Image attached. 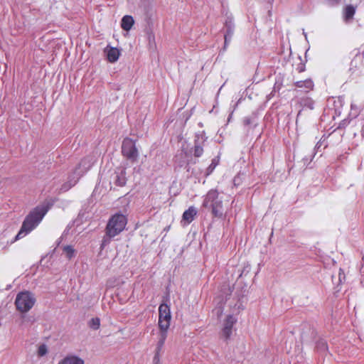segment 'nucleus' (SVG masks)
I'll return each instance as SVG.
<instances>
[{
  "label": "nucleus",
  "instance_id": "nucleus-1",
  "mask_svg": "<svg viewBox=\"0 0 364 364\" xmlns=\"http://www.w3.org/2000/svg\"><path fill=\"white\" fill-rule=\"evenodd\" d=\"M48 205L45 204L37 205L36 207L33 208L29 212V213L26 216L24 220L23 221L20 230L15 236L14 240L11 242V243H13L15 241L21 238H23L26 235L30 233L33 230H34L42 221L43 218L48 213Z\"/></svg>",
  "mask_w": 364,
  "mask_h": 364
},
{
  "label": "nucleus",
  "instance_id": "nucleus-2",
  "mask_svg": "<svg viewBox=\"0 0 364 364\" xmlns=\"http://www.w3.org/2000/svg\"><path fill=\"white\" fill-rule=\"evenodd\" d=\"M202 205L211 209V213L215 217L221 218L223 215V200L219 198V193L216 189H211L207 193Z\"/></svg>",
  "mask_w": 364,
  "mask_h": 364
},
{
  "label": "nucleus",
  "instance_id": "nucleus-3",
  "mask_svg": "<svg viewBox=\"0 0 364 364\" xmlns=\"http://www.w3.org/2000/svg\"><path fill=\"white\" fill-rule=\"evenodd\" d=\"M94 164V160L90 156L85 157L81 160L77 166L74 170L73 173L69 176L67 185H64L63 188L68 190V188L74 186L79 178L86 173Z\"/></svg>",
  "mask_w": 364,
  "mask_h": 364
},
{
  "label": "nucleus",
  "instance_id": "nucleus-4",
  "mask_svg": "<svg viewBox=\"0 0 364 364\" xmlns=\"http://www.w3.org/2000/svg\"><path fill=\"white\" fill-rule=\"evenodd\" d=\"M36 301L34 294L29 291H20L15 299V305L21 312L26 313L33 308Z\"/></svg>",
  "mask_w": 364,
  "mask_h": 364
},
{
  "label": "nucleus",
  "instance_id": "nucleus-5",
  "mask_svg": "<svg viewBox=\"0 0 364 364\" xmlns=\"http://www.w3.org/2000/svg\"><path fill=\"white\" fill-rule=\"evenodd\" d=\"M127 223L125 215L122 213H116L109 220L106 230H108V234L111 236H116L124 230Z\"/></svg>",
  "mask_w": 364,
  "mask_h": 364
},
{
  "label": "nucleus",
  "instance_id": "nucleus-6",
  "mask_svg": "<svg viewBox=\"0 0 364 364\" xmlns=\"http://www.w3.org/2000/svg\"><path fill=\"white\" fill-rule=\"evenodd\" d=\"M122 153L127 159L132 162L136 161L139 157V152L135 141L130 138H125L122 141Z\"/></svg>",
  "mask_w": 364,
  "mask_h": 364
},
{
  "label": "nucleus",
  "instance_id": "nucleus-7",
  "mask_svg": "<svg viewBox=\"0 0 364 364\" xmlns=\"http://www.w3.org/2000/svg\"><path fill=\"white\" fill-rule=\"evenodd\" d=\"M208 136L204 131L198 132L195 134L194 146L191 149V151L195 157H200L204 152L203 146L207 141Z\"/></svg>",
  "mask_w": 364,
  "mask_h": 364
},
{
  "label": "nucleus",
  "instance_id": "nucleus-8",
  "mask_svg": "<svg viewBox=\"0 0 364 364\" xmlns=\"http://www.w3.org/2000/svg\"><path fill=\"white\" fill-rule=\"evenodd\" d=\"M171 319V309L166 303H162L159 307V326L169 328Z\"/></svg>",
  "mask_w": 364,
  "mask_h": 364
},
{
  "label": "nucleus",
  "instance_id": "nucleus-9",
  "mask_svg": "<svg viewBox=\"0 0 364 364\" xmlns=\"http://www.w3.org/2000/svg\"><path fill=\"white\" fill-rule=\"evenodd\" d=\"M237 318L232 314L228 315L225 319L224 320L222 332L223 336L226 340L229 339L230 336L232 335V328L234 325L237 323Z\"/></svg>",
  "mask_w": 364,
  "mask_h": 364
},
{
  "label": "nucleus",
  "instance_id": "nucleus-10",
  "mask_svg": "<svg viewBox=\"0 0 364 364\" xmlns=\"http://www.w3.org/2000/svg\"><path fill=\"white\" fill-rule=\"evenodd\" d=\"M85 361L83 359L80 358L78 355L74 354H70L63 358L58 362V364H84Z\"/></svg>",
  "mask_w": 364,
  "mask_h": 364
},
{
  "label": "nucleus",
  "instance_id": "nucleus-11",
  "mask_svg": "<svg viewBox=\"0 0 364 364\" xmlns=\"http://www.w3.org/2000/svg\"><path fill=\"white\" fill-rule=\"evenodd\" d=\"M224 25L226 28V31L224 36L232 38L235 32V23L231 15L227 16Z\"/></svg>",
  "mask_w": 364,
  "mask_h": 364
},
{
  "label": "nucleus",
  "instance_id": "nucleus-12",
  "mask_svg": "<svg viewBox=\"0 0 364 364\" xmlns=\"http://www.w3.org/2000/svg\"><path fill=\"white\" fill-rule=\"evenodd\" d=\"M196 214V209L193 206H191L183 212L182 218L186 223L190 224L194 220Z\"/></svg>",
  "mask_w": 364,
  "mask_h": 364
},
{
  "label": "nucleus",
  "instance_id": "nucleus-13",
  "mask_svg": "<svg viewBox=\"0 0 364 364\" xmlns=\"http://www.w3.org/2000/svg\"><path fill=\"white\" fill-rule=\"evenodd\" d=\"M134 23V18L130 15H125L121 21V27L124 31H129Z\"/></svg>",
  "mask_w": 364,
  "mask_h": 364
},
{
  "label": "nucleus",
  "instance_id": "nucleus-14",
  "mask_svg": "<svg viewBox=\"0 0 364 364\" xmlns=\"http://www.w3.org/2000/svg\"><path fill=\"white\" fill-rule=\"evenodd\" d=\"M120 55V52L118 48L114 47H110L107 51V58L109 62L114 63L117 61Z\"/></svg>",
  "mask_w": 364,
  "mask_h": 364
},
{
  "label": "nucleus",
  "instance_id": "nucleus-15",
  "mask_svg": "<svg viewBox=\"0 0 364 364\" xmlns=\"http://www.w3.org/2000/svg\"><path fill=\"white\" fill-rule=\"evenodd\" d=\"M127 183L126 172L124 170H120L119 172L115 173L114 183L120 187L125 186Z\"/></svg>",
  "mask_w": 364,
  "mask_h": 364
},
{
  "label": "nucleus",
  "instance_id": "nucleus-16",
  "mask_svg": "<svg viewBox=\"0 0 364 364\" xmlns=\"http://www.w3.org/2000/svg\"><path fill=\"white\" fill-rule=\"evenodd\" d=\"M316 336V333L314 329H311V328H308V332L302 331L301 333V339L302 341V343H308L311 342Z\"/></svg>",
  "mask_w": 364,
  "mask_h": 364
},
{
  "label": "nucleus",
  "instance_id": "nucleus-17",
  "mask_svg": "<svg viewBox=\"0 0 364 364\" xmlns=\"http://www.w3.org/2000/svg\"><path fill=\"white\" fill-rule=\"evenodd\" d=\"M295 86L299 88H305L307 90H311L314 87V82L310 79H306L304 80H299L295 82Z\"/></svg>",
  "mask_w": 364,
  "mask_h": 364
},
{
  "label": "nucleus",
  "instance_id": "nucleus-18",
  "mask_svg": "<svg viewBox=\"0 0 364 364\" xmlns=\"http://www.w3.org/2000/svg\"><path fill=\"white\" fill-rule=\"evenodd\" d=\"M299 105L302 108H308L309 109H314V102L311 98L301 97L299 99Z\"/></svg>",
  "mask_w": 364,
  "mask_h": 364
},
{
  "label": "nucleus",
  "instance_id": "nucleus-19",
  "mask_svg": "<svg viewBox=\"0 0 364 364\" xmlns=\"http://www.w3.org/2000/svg\"><path fill=\"white\" fill-rule=\"evenodd\" d=\"M243 124L245 126H249L254 124V127L257 126V114L252 113L250 116L245 117L243 119Z\"/></svg>",
  "mask_w": 364,
  "mask_h": 364
},
{
  "label": "nucleus",
  "instance_id": "nucleus-20",
  "mask_svg": "<svg viewBox=\"0 0 364 364\" xmlns=\"http://www.w3.org/2000/svg\"><path fill=\"white\" fill-rule=\"evenodd\" d=\"M355 13V9L353 5H348L344 10V18L346 21L353 18Z\"/></svg>",
  "mask_w": 364,
  "mask_h": 364
},
{
  "label": "nucleus",
  "instance_id": "nucleus-21",
  "mask_svg": "<svg viewBox=\"0 0 364 364\" xmlns=\"http://www.w3.org/2000/svg\"><path fill=\"white\" fill-rule=\"evenodd\" d=\"M316 348L319 352H325L328 350L327 342L323 338H320L316 343Z\"/></svg>",
  "mask_w": 364,
  "mask_h": 364
},
{
  "label": "nucleus",
  "instance_id": "nucleus-22",
  "mask_svg": "<svg viewBox=\"0 0 364 364\" xmlns=\"http://www.w3.org/2000/svg\"><path fill=\"white\" fill-rule=\"evenodd\" d=\"M115 236H111L108 234V230L105 229V235L103 236L102 240L101 241L100 248L103 250L107 245L109 244L112 238Z\"/></svg>",
  "mask_w": 364,
  "mask_h": 364
},
{
  "label": "nucleus",
  "instance_id": "nucleus-23",
  "mask_svg": "<svg viewBox=\"0 0 364 364\" xmlns=\"http://www.w3.org/2000/svg\"><path fill=\"white\" fill-rule=\"evenodd\" d=\"M88 326L93 330L99 329L100 326V319L98 317L91 318L88 323Z\"/></svg>",
  "mask_w": 364,
  "mask_h": 364
},
{
  "label": "nucleus",
  "instance_id": "nucleus-24",
  "mask_svg": "<svg viewBox=\"0 0 364 364\" xmlns=\"http://www.w3.org/2000/svg\"><path fill=\"white\" fill-rule=\"evenodd\" d=\"M219 162V159L217 158H214L211 161V164L209 165V166L206 169V176H209L212 173V172L214 171L215 167L218 166Z\"/></svg>",
  "mask_w": 364,
  "mask_h": 364
},
{
  "label": "nucleus",
  "instance_id": "nucleus-25",
  "mask_svg": "<svg viewBox=\"0 0 364 364\" xmlns=\"http://www.w3.org/2000/svg\"><path fill=\"white\" fill-rule=\"evenodd\" d=\"M63 251L68 259H71L74 257L75 250L71 245L65 246L63 247Z\"/></svg>",
  "mask_w": 364,
  "mask_h": 364
},
{
  "label": "nucleus",
  "instance_id": "nucleus-26",
  "mask_svg": "<svg viewBox=\"0 0 364 364\" xmlns=\"http://www.w3.org/2000/svg\"><path fill=\"white\" fill-rule=\"evenodd\" d=\"M362 55H356L354 58L350 62V70H353V68H356L358 67V63H360L362 60Z\"/></svg>",
  "mask_w": 364,
  "mask_h": 364
},
{
  "label": "nucleus",
  "instance_id": "nucleus-27",
  "mask_svg": "<svg viewBox=\"0 0 364 364\" xmlns=\"http://www.w3.org/2000/svg\"><path fill=\"white\" fill-rule=\"evenodd\" d=\"M232 38L224 36V46L219 52V55H223L227 50L229 43H230Z\"/></svg>",
  "mask_w": 364,
  "mask_h": 364
},
{
  "label": "nucleus",
  "instance_id": "nucleus-28",
  "mask_svg": "<svg viewBox=\"0 0 364 364\" xmlns=\"http://www.w3.org/2000/svg\"><path fill=\"white\" fill-rule=\"evenodd\" d=\"M159 329H160L159 338V339H162L164 341H166V339L167 338L168 328H163L162 326H159Z\"/></svg>",
  "mask_w": 364,
  "mask_h": 364
},
{
  "label": "nucleus",
  "instance_id": "nucleus-29",
  "mask_svg": "<svg viewBox=\"0 0 364 364\" xmlns=\"http://www.w3.org/2000/svg\"><path fill=\"white\" fill-rule=\"evenodd\" d=\"M48 353V348L46 345L42 344L38 347V355L41 357L44 356Z\"/></svg>",
  "mask_w": 364,
  "mask_h": 364
},
{
  "label": "nucleus",
  "instance_id": "nucleus-30",
  "mask_svg": "<svg viewBox=\"0 0 364 364\" xmlns=\"http://www.w3.org/2000/svg\"><path fill=\"white\" fill-rule=\"evenodd\" d=\"M345 280H346L345 274H344L343 271L342 270V269H339L337 288L338 287L339 285H341L342 283H343L345 282Z\"/></svg>",
  "mask_w": 364,
  "mask_h": 364
},
{
  "label": "nucleus",
  "instance_id": "nucleus-31",
  "mask_svg": "<svg viewBox=\"0 0 364 364\" xmlns=\"http://www.w3.org/2000/svg\"><path fill=\"white\" fill-rule=\"evenodd\" d=\"M165 341H164L162 339H159L157 345H156V351L161 352V350H162V348L164 347Z\"/></svg>",
  "mask_w": 364,
  "mask_h": 364
},
{
  "label": "nucleus",
  "instance_id": "nucleus-32",
  "mask_svg": "<svg viewBox=\"0 0 364 364\" xmlns=\"http://www.w3.org/2000/svg\"><path fill=\"white\" fill-rule=\"evenodd\" d=\"M160 352L156 351L155 355L153 358V363L154 364H160Z\"/></svg>",
  "mask_w": 364,
  "mask_h": 364
},
{
  "label": "nucleus",
  "instance_id": "nucleus-33",
  "mask_svg": "<svg viewBox=\"0 0 364 364\" xmlns=\"http://www.w3.org/2000/svg\"><path fill=\"white\" fill-rule=\"evenodd\" d=\"M240 182H241V178H240V174L239 173L238 175L235 176V178L233 179L234 186H238L240 184Z\"/></svg>",
  "mask_w": 364,
  "mask_h": 364
},
{
  "label": "nucleus",
  "instance_id": "nucleus-34",
  "mask_svg": "<svg viewBox=\"0 0 364 364\" xmlns=\"http://www.w3.org/2000/svg\"><path fill=\"white\" fill-rule=\"evenodd\" d=\"M314 156H315V153H314V154L311 155L309 157L305 156L303 158V161H304V163H306L307 161H311L312 159L314 158Z\"/></svg>",
  "mask_w": 364,
  "mask_h": 364
},
{
  "label": "nucleus",
  "instance_id": "nucleus-35",
  "mask_svg": "<svg viewBox=\"0 0 364 364\" xmlns=\"http://www.w3.org/2000/svg\"><path fill=\"white\" fill-rule=\"evenodd\" d=\"M321 141H318L317 144H316L315 147H314V153L316 154V151H317L319 148L321 147Z\"/></svg>",
  "mask_w": 364,
  "mask_h": 364
},
{
  "label": "nucleus",
  "instance_id": "nucleus-36",
  "mask_svg": "<svg viewBox=\"0 0 364 364\" xmlns=\"http://www.w3.org/2000/svg\"><path fill=\"white\" fill-rule=\"evenodd\" d=\"M341 0H328V2L331 5H335L338 4Z\"/></svg>",
  "mask_w": 364,
  "mask_h": 364
},
{
  "label": "nucleus",
  "instance_id": "nucleus-37",
  "mask_svg": "<svg viewBox=\"0 0 364 364\" xmlns=\"http://www.w3.org/2000/svg\"><path fill=\"white\" fill-rule=\"evenodd\" d=\"M298 69H299V72H303V71H304V69H305L304 64H301V65H299Z\"/></svg>",
  "mask_w": 364,
  "mask_h": 364
},
{
  "label": "nucleus",
  "instance_id": "nucleus-38",
  "mask_svg": "<svg viewBox=\"0 0 364 364\" xmlns=\"http://www.w3.org/2000/svg\"><path fill=\"white\" fill-rule=\"evenodd\" d=\"M301 112H302V109H300V110L299 111L298 114H297V116H296V124H297V123H298V119H299V116L301 115Z\"/></svg>",
  "mask_w": 364,
  "mask_h": 364
},
{
  "label": "nucleus",
  "instance_id": "nucleus-39",
  "mask_svg": "<svg viewBox=\"0 0 364 364\" xmlns=\"http://www.w3.org/2000/svg\"><path fill=\"white\" fill-rule=\"evenodd\" d=\"M240 99L237 102V103L235 104V107H234V109L236 108V107L238 105V104L240 103Z\"/></svg>",
  "mask_w": 364,
  "mask_h": 364
},
{
  "label": "nucleus",
  "instance_id": "nucleus-40",
  "mask_svg": "<svg viewBox=\"0 0 364 364\" xmlns=\"http://www.w3.org/2000/svg\"><path fill=\"white\" fill-rule=\"evenodd\" d=\"M303 34L305 36V38H307V34L304 31H303Z\"/></svg>",
  "mask_w": 364,
  "mask_h": 364
},
{
  "label": "nucleus",
  "instance_id": "nucleus-41",
  "mask_svg": "<svg viewBox=\"0 0 364 364\" xmlns=\"http://www.w3.org/2000/svg\"><path fill=\"white\" fill-rule=\"evenodd\" d=\"M275 89H276V87L274 86V90L271 92V94L269 95H274L273 92H275Z\"/></svg>",
  "mask_w": 364,
  "mask_h": 364
},
{
  "label": "nucleus",
  "instance_id": "nucleus-42",
  "mask_svg": "<svg viewBox=\"0 0 364 364\" xmlns=\"http://www.w3.org/2000/svg\"><path fill=\"white\" fill-rule=\"evenodd\" d=\"M232 112H231V114H230L229 117H228V121H230V118L232 117Z\"/></svg>",
  "mask_w": 364,
  "mask_h": 364
},
{
  "label": "nucleus",
  "instance_id": "nucleus-43",
  "mask_svg": "<svg viewBox=\"0 0 364 364\" xmlns=\"http://www.w3.org/2000/svg\"><path fill=\"white\" fill-rule=\"evenodd\" d=\"M332 279H333V282L334 284H336V282L334 281L335 277H334L333 276L332 277Z\"/></svg>",
  "mask_w": 364,
  "mask_h": 364
},
{
  "label": "nucleus",
  "instance_id": "nucleus-44",
  "mask_svg": "<svg viewBox=\"0 0 364 364\" xmlns=\"http://www.w3.org/2000/svg\"><path fill=\"white\" fill-rule=\"evenodd\" d=\"M307 51L305 53V58H306Z\"/></svg>",
  "mask_w": 364,
  "mask_h": 364
}]
</instances>
